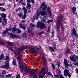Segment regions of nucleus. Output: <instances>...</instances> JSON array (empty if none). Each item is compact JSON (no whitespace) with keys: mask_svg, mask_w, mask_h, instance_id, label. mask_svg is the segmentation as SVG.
<instances>
[{"mask_svg":"<svg viewBox=\"0 0 78 78\" xmlns=\"http://www.w3.org/2000/svg\"><path fill=\"white\" fill-rule=\"evenodd\" d=\"M62 20V15H60L58 18V21L57 22V30L58 31H60V29L59 28V25L61 24V21Z\"/></svg>","mask_w":78,"mask_h":78,"instance_id":"nucleus-1","label":"nucleus"},{"mask_svg":"<svg viewBox=\"0 0 78 78\" xmlns=\"http://www.w3.org/2000/svg\"><path fill=\"white\" fill-rule=\"evenodd\" d=\"M17 58L18 60H19V63L20 68V69H23V66L22 65V61L21 60H22V56H21V55H19L18 57H17Z\"/></svg>","mask_w":78,"mask_h":78,"instance_id":"nucleus-2","label":"nucleus"},{"mask_svg":"<svg viewBox=\"0 0 78 78\" xmlns=\"http://www.w3.org/2000/svg\"><path fill=\"white\" fill-rule=\"evenodd\" d=\"M27 49L29 48V50L31 51L33 53H36V52H37V50L35 49L36 48V47L33 46H32L30 47L27 46Z\"/></svg>","mask_w":78,"mask_h":78,"instance_id":"nucleus-3","label":"nucleus"},{"mask_svg":"<svg viewBox=\"0 0 78 78\" xmlns=\"http://www.w3.org/2000/svg\"><path fill=\"white\" fill-rule=\"evenodd\" d=\"M3 18V20L4 21V23H3V25H6V23H7V20H6V14H4L3 13H2L1 16Z\"/></svg>","mask_w":78,"mask_h":78,"instance_id":"nucleus-4","label":"nucleus"},{"mask_svg":"<svg viewBox=\"0 0 78 78\" xmlns=\"http://www.w3.org/2000/svg\"><path fill=\"white\" fill-rule=\"evenodd\" d=\"M63 64L65 65L66 68L67 69H70V67H72V66L71 65H69V64H68V62H67V59H65Z\"/></svg>","mask_w":78,"mask_h":78,"instance_id":"nucleus-5","label":"nucleus"},{"mask_svg":"<svg viewBox=\"0 0 78 78\" xmlns=\"http://www.w3.org/2000/svg\"><path fill=\"white\" fill-rule=\"evenodd\" d=\"M25 70L26 72H30L31 75H34V73L36 72V70H34L33 69H25Z\"/></svg>","mask_w":78,"mask_h":78,"instance_id":"nucleus-6","label":"nucleus"},{"mask_svg":"<svg viewBox=\"0 0 78 78\" xmlns=\"http://www.w3.org/2000/svg\"><path fill=\"white\" fill-rule=\"evenodd\" d=\"M41 21H40L37 23V27H40L41 28H45V24L43 23L42 24H41Z\"/></svg>","mask_w":78,"mask_h":78,"instance_id":"nucleus-7","label":"nucleus"},{"mask_svg":"<svg viewBox=\"0 0 78 78\" xmlns=\"http://www.w3.org/2000/svg\"><path fill=\"white\" fill-rule=\"evenodd\" d=\"M40 8H42V10L43 11H45L47 9V5L45 3L43 2L41 4Z\"/></svg>","mask_w":78,"mask_h":78,"instance_id":"nucleus-8","label":"nucleus"},{"mask_svg":"<svg viewBox=\"0 0 78 78\" xmlns=\"http://www.w3.org/2000/svg\"><path fill=\"white\" fill-rule=\"evenodd\" d=\"M64 76H67L68 75L69 78L71 77V75L70 74H69V70L67 69H65L64 70Z\"/></svg>","mask_w":78,"mask_h":78,"instance_id":"nucleus-9","label":"nucleus"},{"mask_svg":"<svg viewBox=\"0 0 78 78\" xmlns=\"http://www.w3.org/2000/svg\"><path fill=\"white\" fill-rule=\"evenodd\" d=\"M42 58L44 60V67H42L41 68V69H47V60H46V58H45V57L44 56H42Z\"/></svg>","mask_w":78,"mask_h":78,"instance_id":"nucleus-10","label":"nucleus"},{"mask_svg":"<svg viewBox=\"0 0 78 78\" xmlns=\"http://www.w3.org/2000/svg\"><path fill=\"white\" fill-rule=\"evenodd\" d=\"M71 34L72 36H76V31L75 28H73L71 30Z\"/></svg>","mask_w":78,"mask_h":78,"instance_id":"nucleus-11","label":"nucleus"},{"mask_svg":"<svg viewBox=\"0 0 78 78\" xmlns=\"http://www.w3.org/2000/svg\"><path fill=\"white\" fill-rule=\"evenodd\" d=\"M37 15H35L34 16H33L34 19H35L36 18V20H37L39 18V11L37 10Z\"/></svg>","mask_w":78,"mask_h":78,"instance_id":"nucleus-12","label":"nucleus"},{"mask_svg":"<svg viewBox=\"0 0 78 78\" xmlns=\"http://www.w3.org/2000/svg\"><path fill=\"white\" fill-rule=\"evenodd\" d=\"M75 57L76 56L75 55H73L72 56H70V60H71L72 61H73V62H75L76 61V59H75Z\"/></svg>","mask_w":78,"mask_h":78,"instance_id":"nucleus-13","label":"nucleus"},{"mask_svg":"<svg viewBox=\"0 0 78 78\" xmlns=\"http://www.w3.org/2000/svg\"><path fill=\"white\" fill-rule=\"evenodd\" d=\"M41 16H42L44 18H46V17H48V15L47 13H46L45 11L42 12H41Z\"/></svg>","mask_w":78,"mask_h":78,"instance_id":"nucleus-14","label":"nucleus"},{"mask_svg":"<svg viewBox=\"0 0 78 78\" xmlns=\"http://www.w3.org/2000/svg\"><path fill=\"white\" fill-rule=\"evenodd\" d=\"M25 46H22L20 48H18V51L17 52V54H20V53L21 52V51L22 50H23V49H25Z\"/></svg>","mask_w":78,"mask_h":78,"instance_id":"nucleus-15","label":"nucleus"},{"mask_svg":"<svg viewBox=\"0 0 78 78\" xmlns=\"http://www.w3.org/2000/svg\"><path fill=\"white\" fill-rule=\"evenodd\" d=\"M9 63H5V66H1L0 67V68L5 69V68H7L8 67H9Z\"/></svg>","mask_w":78,"mask_h":78,"instance_id":"nucleus-16","label":"nucleus"},{"mask_svg":"<svg viewBox=\"0 0 78 78\" xmlns=\"http://www.w3.org/2000/svg\"><path fill=\"white\" fill-rule=\"evenodd\" d=\"M20 36L19 35H12L11 36V38L12 39H13V38H16V39H17V38H20Z\"/></svg>","mask_w":78,"mask_h":78,"instance_id":"nucleus-17","label":"nucleus"},{"mask_svg":"<svg viewBox=\"0 0 78 78\" xmlns=\"http://www.w3.org/2000/svg\"><path fill=\"white\" fill-rule=\"evenodd\" d=\"M19 27L20 28H22L23 30H25L26 29V27L23 26L22 24H20L19 25Z\"/></svg>","mask_w":78,"mask_h":78,"instance_id":"nucleus-18","label":"nucleus"},{"mask_svg":"<svg viewBox=\"0 0 78 78\" xmlns=\"http://www.w3.org/2000/svg\"><path fill=\"white\" fill-rule=\"evenodd\" d=\"M30 3L31 2H30L29 3L27 2V5L26 7L27 8V9H31V5L30 4Z\"/></svg>","mask_w":78,"mask_h":78,"instance_id":"nucleus-19","label":"nucleus"},{"mask_svg":"<svg viewBox=\"0 0 78 78\" xmlns=\"http://www.w3.org/2000/svg\"><path fill=\"white\" fill-rule=\"evenodd\" d=\"M48 49L50 51H51L52 52H55V49H53L52 47L49 46Z\"/></svg>","mask_w":78,"mask_h":78,"instance_id":"nucleus-20","label":"nucleus"},{"mask_svg":"<svg viewBox=\"0 0 78 78\" xmlns=\"http://www.w3.org/2000/svg\"><path fill=\"white\" fill-rule=\"evenodd\" d=\"M76 7H73L72 8V11L73 14L75 13V14H77L76 12H75L76 11Z\"/></svg>","mask_w":78,"mask_h":78,"instance_id":"nucleus-21","label":"nucleus"},{"mask_svg":"<svg viewBox=\"0 0 78 78\" xmlns=\"http://www.w3.org/2000/svg\"><path fill=\"white\" fill-rule=\"evenodd\" d=\"M58 39L61 42H62V41H63V39L62 38V37H61V35H59L58 36Z\"/></svg>","mask_w":78,"mask_h":78,"instance_id":"nucleus-22","label":"nucleus"},{"mask_svg":"<svg viewBox=\"0 0 78 78\" xmlns=\"http://www.w3.org/2000/svg\"><path fill=\"white\" fill-rule=\"evenodd\" d=\"M4 58V55H3V54H2L1 55V56H0V62H1L2 61V60Z\"/></svg>","mask_w":78,"mask_h":78,"instance_id":"nucleus-23","label":"nucleus"},{"mask_svg":"<svg viewBox=\"0 0 78 78\" xmlns=\"http://www.w3.org/2000/svg\"><path fill=\"white\" fill-rule=\"evenodd\" d=\"M17 15L19 17H20V18H21L23 16V13L22 12L20 13V14H17Z\"/></svg>","mask_w":78,"mask_h":78,"instance_id":"nucleus-24","label":"nucleus"},{"mask_svg":"<svg viewBox=\"0 0 78 78\" xmlns=\"http://www.w3.org/2000/svg\"><path fill=\"white\" fill-rule=\"evenodd\" d=\"M16 30H17L16 28V27H13L12 29V32L14 33L15 31H16Z\"/></svg>","mask_w":78,"mask_h":78,"instance_id":"nucleus-25","label":"nucleus"},{"mask_svg":"<svg viewBox=\"0 0 78 78\" xmlns=\"http://www.w3.org/2000/svg\"><path fill=\"white\" fill-rule=\"evenodd\" d=\"M7 44L9 45V46H13V44H12V43L11 42H8Z\"/></svg>","mask_w":78,"mask_h":78,"instance_id":"nucleus-26","label":"nucleus"},{"mask_svg":"<svg viewBox=\"0 0 78 78\" xmlns=\"http://www.w3.org/2000/svg\"><path fill=\"white\" fill-rule=\"evenodd\" d=\"M30 27H32H32L33 28V27L34 28V27H36V26H35V25H34V24H33V23H30Z\"/></svg>","mask_w":78,"mask_h":78,"instance_id":"nucleus-27","label":"nucleus"},{"mask_svg":"<svg viewBox=\"0 0 78 78\" xmlns=\"http://www.w3.org/2000/svg\"><path fill=\"white\" fill-rule=\"evenodd\" d=\"M12 76V74H9L7 75H6L5 77L6 78H8L9 77H11Z\"/></svg>","mask_w":78,"mask_h":78,"instance_id":"nucleus-28","label":"nucleus"},{"mask_svg":"<svg viewBox=\"0 0 78 78\" xmlns=\"http://www.w3.org/2000/svg\"><path fill=\"white\" fill-rule=\"evenodd\" d=\"M27 34L26 33H24L23 35V36L24 37H27Z\"/></svg>","mask_w":78,"mask_h":78,"instance_id":"nucleus-29","label":"nucleus"},{"mask_svg":"<svg viewBox=\"0 0 78 78\" xmlns=\"http://www.w3.org/2000/svg\"><path fill=\"white\" fill-rule=\"evenodd\" d=\"M11 30H12V28H6V31L8 32V31H11Z\"/></svg>","mask_w":78,"mask_h":78,"instance_id":"nucleus-30","label":"nucleus"},{"mask_svg":"<svg viewBox=\"0 0 78 78\" xmlns=\"http://www.w3.org/2000/svg\"><path fill=\"white\" fill-rule=\"evenodd\" d=\"M17 33H19V34L21 33L22 32L21 30H20L19 29H17Z\"/></svg>","mask_w":78,"mask_h":78,"instance_id":"nucleus-31","label":"nucleus"},{"mask_svg":"<svg viewBox=\"0 0 78 78\" xmlns=\"http://www.w3.org/2000/svg\"><path fill=\"white\" fill-rule=\"evenodd\" d=\"M50 30V27H48V28L47 33H46V34H47V33H49Z\"/></svg>","mask_w":78,"mask_h":78,"instance_id":"nucleus-32","label":"nucleus"},{"mask_svg":"<svg viewBox=\"0 0 78 78\" xmlns=\"http://www.w3.org/2000/svg\"><path fill=\"white\" fill-rule=\"evenodd\" d=\"M26 17H27V15L24 14V15H23L22 19H25L26 18Z\"/></svg>","mask_w":78,"mask_h":78,"instance_id":"nucleus-33","label":"nucleus"},{"mask_svg":"<svg viewBox=\"0 0 78 78\" xmlns=\"http://www.w3.org/2000/svg\"><path fill=\"white\" fill-rule=\"evenodd\" d=\"M44 31H41L38 34L39 35H41V34H44Z\"/></svg>","mask_w":78,"mask_h":78,"instance_id":"nucleus-34","label":"nucleus"},{"mask_svg":"<svg viewBox=\"0 0 78 78\" xmlns=\"http://www.w3.org/2000/svg\"><path fill=\"white\" fill-rule=\"evenodd\" d=\"M54 76H55V78H58L59 77V76L58 74H57V75L54 74Z\"/></svg>","mask_w":78,"mask_h":78,"instance_id":"nucleus-35","label":"nucleus"},{"mask_svg":"<svg viewBox=\"0 0 78 78\" xmlns=\"http://www.w3.org/2000/svg\"><path fill=\"white\" fill-rule=\"evenodd\" d=\"M12 63L13 65H16V64H17V63H16V62L15 61H13L12 62Z\"/></svg>","mask_w":78,"mask_h":78,"instance_id":"nucleus-36","label":"nucleus"},{"mask_svg":"<svg viewBox=\"0 0 78 78\" xmlns=\"http://www.w3.org/2000/svg\"><path fill=\"white\" fill-rule=\"evenodd\" d=\"M69 52H70V49H68L67 50L66 53V54H68V53L69 54Z\"/></svg>","mask_w":78,"mask_h":78,"instance_id":"nucleus-37","label":"nucleus"},{"mask_svg":"<svg viewBox=\"0 0 78 78\" xmlns=\"http://www.w3.org/2000/svg\"><path fill=\"white\" fill-rule=\"evenodd\" d=\"M41 70L42 71V72H44L45 71V69H41Z\"/></svg>","mask_w":78,"mask_h":78,"instance_id":"nucleus-38","label":"nucleus"},{"mask_svg":"<svg viewBox=\"0 0 78 78\" xmlns=\"http://www.w3.org/2000/svg\"><path fill=\"white\" fill-rule=\"evenodd\" d=\"M52 48L54 49V50H55L56 48V46L55 45H54L52 46Z\"/></svg>","mask_w":78,"mask_h":78,"instance_id":"nucleus-39","label":"nucleus"},{"mask_svg":"<svg viewBox=\"0 0 78 78\" xmlns=\"http://www.w3.org/2000/svg\"><path fill=\"white\" fill-rule=\"evenodd\" d=\"M49 12V16H51V15H52V14H51V11H49L48 12Z\"/></svg>","mask_w":78,"mask_h":78,"instance_id":"nucleus-40","label":"nucleus"},{"mask_svg":"<svg viewBox=\"0 0 78 78\" xmlns=\"http://www.w3.org/2000/svg\"><path fill=\"white\" fill-rule=\"evenodd\" d=\"M48 75H50V76H53V75H52V74H51V73L50 72H48Z\"/></svg>","mask_w":78,"mask_h":78,"instance_id":"nucleus-41","label":"nucleus"},{"mask_svg":"<svg viewBox=\"0 0 78 78\" xmlns=\"http://www.w3.org/2000/svg\"><path fill=\"white\" fill-rule=\"evenodd\" d=\"M7 32V31L6 30L4 31L3 32L2 34H3L5 35Z\"/></svg>","mask_w":78,"mask_h":78,"instance_id":"nucleus-42","label":"nucleus"},{"mask_svg":"<svg viewBox=\"0 0 78 78\" xmlns=\"http://www.w3.org/2000/svg\"><path fill=\"white\" fill-rule=\"evenodd\" d=\"M51 66L52 67V69H55V65L54 64H52Z\"/></svg>","mask_w":78,"mask_h":78,"instance_id":"nucleus-43","label":"nucleus"},{"mask_svg":"<svg viewBox=\"0 0 78 78\" xmlns=\"http://www.w3.org/2000/svg\"><path fill=\"white\" fill-rule=\"evenodd\" d=\"M30 3L31 2L32 3H34V0H30Z\"/></svg>","mask_w":78,"mask_h":78,"instance_id":"nucleus-44","label":"nucleus"},{"mask_svg":"<svg viewBox=\"0 0 78 78\" xmlns=\"http://www.w3.org/2000/svg\"><path fill=\"white\" fill-rule=\"evenodd\" d=\"M9 48L10 50H11L12 51H14V50H12V47H9Z\"/></svg>","mask_w":78,"mask_h":78,"instance_id":"nucleus-45","label":"nucleus"},{"mask_svg":"<svg viewBox=\"0 0 78 78\" xmlns=\"http://www.w3.org/2000/svg\"><path fill=\"white\" fill-rule=\"evenodd\" d=\"M53 21L52 20H49L48 21H47V22L48 23H50V22H52Z\"/></svg>","mask_w":78,"mask_h":78,"instance_id":"nucleus-46","label":"nucleus"},{"mask_svg":"<svg viewBox=\"0 0 78 78\" xmlns=\"http://www.w3.org/2000/svg\"><path fill=\"white\" fill-rule=\"evenodd\" d=\"M9 59V57H8V56H7L5 58V60H7V59Z\"/></svg>","mask_w":78,"mask_h":78,"instance_id":"nucleus-47","label":"nucleus"},{"mask_svg":"<svg viewBox=\"0 0 78 78\" xmlns=\"http://www.w3.org/2000/svg\"><path fill=\"white\" fill-rule=\"evenodd\" d=\"M48 10V12L49 11H51V9H50V8L48 7L47 9Z\"/></svg>","mask_w":78,"mask_h":78,"instance_id":"nucleus-48","label":"nucleus"},{"mask_svg":"<svg viewBox=\"0 0 78 78\" xmlns=\"http://www.w3.org/2000/svg\"><path fill=\"white\" fill-rule=\"evenodd\" d=\"M1 10H2L3 11H6V9H5V8H3L1 9Z\"/></svg>","mask_w":78,"mask_h":78,"instance_id":"nucleus-49","label":"nucleus"},{"mask_svg":"<svg viewBox=\"0 0 78 78\" xmlns=\"http://www.w3.org/2000/svg\"><path fill=\"white\" fill-rule=\"evenodd\" d=\"M39 78H43V75H40L39 76Z\"/></svg>","mask_w":78,"mask_h":78,"instance_id":"nucleus-50","label":"nucleus"},{"mask_svg":"<svg viewBox=\"0 0 78 78\" xmlns=\"http://www.w3.org/2000/svg\"><path fill=\"white\" fill-rule=\"evenodd\" d=\"M25 22H26V20H22L21 21V23H25Z\"/></svg>","mask_w":78,"mask_h":78,"instance_id":"nucleus-51","label":"nucleus"},{"mask_svg":"<svg viewBox=\"0 0 78 78\" xmlns=\"http://www.w3.org/2000/svg\"><path fill=\"white\" fill-rule=\"evenodd\" d=\"M20 75L18 74L17 77H16V78H20Z\"/></svg>","mask_w":78,"mask_h":78,"instance_id":"nucleus-52","label":"nucleus"},{"mask_svg":"<svg viewBox=\"0 0 78 78\" xmlns=\"http://www.w3.org/2000/svg\"><path fill=\"white\" fill-rule=\"evenodd\" d=\"M24 14L26 15L27 13V10L24 11Z\"/></svg>","mask_w":78,"mask_h":78,"instance_id":"nucleus-53","label":"nucleus"},{"mask_svg":"<svg viewBox=\"0 0 78 78\" xmlns=\"http://www.w3.org/2000/svg\"><path fill=\"white\" fill-rule=\"evenodd\" d=\"M62 30L63 31H64V27H62Z\"/></svg>","mask_w":78,"mask_h":78,"instance_id":"nucleus-54","label":"nucleus"},{"mask_svg":"<svg viewBox=\"0 0 78 78\" xmlns=\"http://www.w3.org/2000/svg\"><path fill=\"white\" fill-rule=\"evenodd\" d=\"M2 73L3 74H6V71L4 70L3 71Z\"/></svg>","mask_w":78,"mask_h":78,"instance_id":"nucleus-55","label":"nucleus"},{"mask_svg":"<svg viewBox=\"0 0 78 78\" xmlns=\"http://www.w3.org/2000/svg\"><path fill=\"white\" fill-rule=\"evenodd\" d=\"M76 73H78V69H76Z\"/></svg>","mask_w":78,"mask_h":78,"instance_id":"nucleus-56","label":"nucleus"},{"mask_svg":"<svg viewBox=\"0 0 78 78\" xmlns=\"http://www.w3.org/2000/svg\"><path fill=\"white\" fill-rule=\"evenodd\" d=\"M0 45H3V42H0Z\"/></svg>","mask_w":78,"mask_h":78,"instance_id":"nucleus-57","label":"nucleus"},{"mask_svg":"<svg viewBox=\"0 0 78 78\" xmlns=\"http://www.w3.org/2000/svg\"><path fill=\"white\" fill-rule=\"evenodd\" d=\"M60 63H58V68H59V66H60Z\"/></svg>","mask_w":78,"mask_h":78,"instance_id":"nucleus-58","label":"nucleus"},{"mask_svg":"<svg viewBox=\"0 0 78 78\" xmlns=\"http://www.w3.org/2000/svg\"><path fill=\"white\" fill-rule=\"evenodd\" d=\"M23 9H24V11H27V8H26L25 7H23Z\"/></svg>","mask_w":78,"mask_h":78,"instance_id":"nucleus-59","label":"nucleus"},{"mask_svg":"<svg viewBox=\"0 0 78 78\" xmlns=\"http://www.w3.org/2000/svg\"><path fill=\"white\" fill-rule=\"evenodd\" d=\"M27 3H29V2H30V0H27Z\"/></svg>","mask_w":78,"mask_h":78,"instance_id":"nucleus-60","label":"nucleus"},{"mask_svg":"<svg viewBox=\"0 0 78 78\" xmlns=\"http://www.w3.org/2000/svg\"><path fill=\"white\" fill-rule=\"evenodd\" d=\"M2 17H0V23H2Z\"/></svg>","mask_w":78,"mask_h":78,"instance_id":"nucleus-61","label":"nucleus"},{"mask_svg":"<svg viewBox=\"0 0 78 78\" xmlns=\"http://www.w3.org/2000/svg\"><path fill=\"white\" fill-rule=\"evenodd\" d=\"M33 78H37V76L36 75H34V76Z\"/></svg>","mask_w":78,"mask_h":78,"instance_id":"nucleus-62","label":"nucleus"},{"mask_svg":"<svg viewBox=\"0 0 78 78\" xmlns=\"http://www.w3.org/2000/svg\"><path fill=\"white\" fill-rule=\"evenodd\" d=\"M9 35L12 36V35H14V34H12L11 33H9Z\"/></svg>","mask_w":78,"mask_h":78,"instance_id":"nucleus-63","label":"nucleus"},{"mask_svg":"<svg viewBox=\"0 0 78 78\" xmlns=\"http://www.w3.org/2000/svg\"><path fill=\"white\" fill-rule=\"evenodd\" d=\"M69 54H70L71 55H73V52L70 51V52H69Z\"/></svg>","mask_w":78,"mask_h":78,"instance_id":"nucleus-64","label":"nucleus"}]
</instances>
